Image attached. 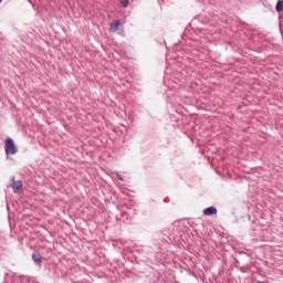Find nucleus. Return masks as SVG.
I'll return each instance as SVG.
<instances>
[{"instance_id": "5", "label": "nucleus", "mask_w": 283, "mask_h": 283, "mask_svg": "<svg viewBox=\"0 0 283 283\" xmlns=\"http://www.w3.org/2000/svg\"><path fill=\"white\" fill-rule=\"evenodd\" d=\"M120 27V20H116L111 23V32H117Z\"/></svg>"}, {"instance_id": "8", "label": "nucleus", "mask_w": 283, "mask_h": 283, "mask_svg": "<svg viewBox=\"0 0 283 283\" xmlns=\"http://www.w3.org/2000/svg\"><path fill=\"white\" fill-rule=\"evenodd\" d=\"M115 176H116V178H118L120 180V182L125 181V179L123 178V176L120 174L115 172Z\"/></svg>"}, {"instance_id": "3", "label": "nucleus", "mask_w": 283, "mask_h": 283, "mask_svg": "<svg viewBox=\"0 0 283 283\" xmlns=\"http://www.w3.org/2000/svg\"><path fill=\"white\" fill-rule=\"evenodd\" d=\"M32 260L36 266H41L43 264V256H41V253L39 252L32 253Z\"/></svg>"}, {"instance_id": "4", "label": "nucleus", "mask_w": 283, "mask_h": 283, "mask_svg": "<svg viewBox=\"0 0 283 283\" xmlns=\"http://www.w3.org/2000/svg\"><path fill=\"white\" fill-rule=\"evenodd\" d=\"M218 209L216 207H208L203 210V216H216Z\"/></svg>"}, {"instance_id": "6", "label": "nucleus", "mask_w": 283, "mask_h": 283, "mask_svg": "<svg viewBox=\"0 0 283 283\" xmlns=\"http://www.w3.org/2000/svg\"><path fill=\"white\" fill-rule=\"evenodd\" d=\"M275 10H276V12H282L283 11V1L282 0H279L276 2Z\"/></svg>"}, {"instance_id": "2", "label": "nucleus", "mask_w": 283, "mask_h": 283, "mask_svg": "<svg viewBox=\"0 0 283 283\" xmlns=\"http://www.w3.org/2000/svg\"><path fill=\"white\" fill-rule=\"evenodd\" d=\"M11 184L7 186L9 189H13V193H20L21 189H23V181L17 180L14 177H11Z\"/></svg>"}, {"instance_id": "9", "label": "nucleus", "mask_w": 283, "mask_h": 283, "mask_svg": "<svg viewBox=\"0 0 283 283\" xmlns=\"http://www.w3.org/2000/svg\"><path fill=\"white\" fill-rule=\"evenodd\" d=\"M125 216H127V212H122V218H125Z\"/></svg>"}, {"instance_id": "1", "label": "nucleus", "mask_w": 283, "mask_h": 283, "mask_svg": "<svg viewBox=\"0 0 283 283\" xmlns=\"http://www.w3.org/2000/svg\"><path fill=\"white\" fill-rule=\"evenodd\" d=\"M4 151L7 156H14V154H18L19 151L17 145H14V140L10 137L6 139Z\"/></svg>"}, {"instance_id": "7", "label": "nucleus", "mask_w": 283, "mask_h": 283, "mask_svg": "<svg viewBox=\"0 0 283 283\" xmlns=\"http://www.w3.org/2000/svg\"><path fill=\"white\" fill-rule=\"evenodd\" d=\"M122 8H127L129 6V0H120Z\"/></svg>"}, {"instance_id": "10", "label": "nucleus", "mask_w": 283, "mask_h": 283, "mask_svg": "<svg viewBox=\"0 0 283 283\" xmlns=\"http://www.w3.org/2000/svg\"><path fill=\"white\" fill-rule=\"evenodd\" d=\"M1 1H3V0H0V3H1Z\"/></svg>"}]
</instances>
